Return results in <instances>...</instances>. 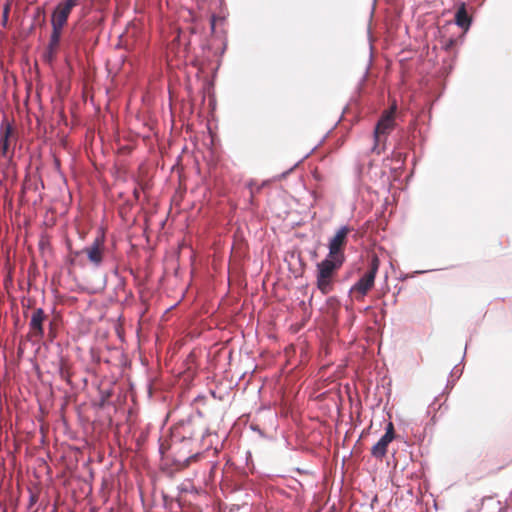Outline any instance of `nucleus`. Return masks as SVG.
Segmentation results:
<instances>
[{
  "instance_id": "f3484780",
  "label": "nucleus",
  "mask_w": 512,
  "mask_h": 512,
  "mask_svg": "<svg viewBox=\"0 0 512 512\" xmlns=\"http://www.w3.org/2000/svg\"><path fill=\"white\" fill-rule=\"evenodd\" d=\"M8 11H9V7H5L4 9V13H3V24L5 25L7 20H8Z\"/></svg>"
},
{
  "instance_id": "9d476101",
  "label": "nucleus",
  "mask_w": 512,
  "mask_h": 512,
  "mask_svg": "<svg viewBox=\"0 0 512 512\" xmlns=\"http://www.w3.org/2000/svg\"><path fill=\"white\" fill-rule=\"evenodd\" d=\"M45 317V312L42 308H37L32 314L29 325L34 335L37 337L44 335L43 321Z\"/></svg>"
},
{
  "instance_id": "6e6552de",
  "label": "nucleus",
  "mask_w": 512,
  "mask_h": 512,
  "mask_svg": "<svg viewBox=\"0 0 512 512\" xmlns=\"http://www.w3.org/2000/svg\"><path fill=\"white\" fill-rule=\"evenodd\" d=\"M77 5L78 0L61 1L55 6L51 17L66 24L72 9Z\"/></svg>"
},
{
  "instance_id": "a211bd4d",
  "label": "nucleus",
  "mask_w": 512,
  "mask_h": 512,
  "mask_svg": "<svg viewBox=\"0 0 512 512\" xmlns=\"http://www.w3.org/2000/svg\"><path fill=\"white\" fill-rule=\"evenodd\" d=\"M454 43H455L454 39H449V40L445 43L444 48H445L446 50H448L450 47H452V46L454 45Z\"/></svg>"
},
{
  "instance_id": "6ab92c4d",
  "label": "nucleus",
  "mask_w": 512,
  "mask_h": 512,
  "mask_svg": "<svg viewBox=\"0 0 512 512\" xmlns=\"http://www.w3.org/2000/svg\"><path fill=\"white\" fill-rule=\"evenodd\" d=\"M50 512H58L56 505L53 506V508Z\"/></svg>"
},
{
  "instance_id": "39448f33",
  "label": "nucleus",
  "mask_w": 512,
  "mask_h": 512,
  "mask_svg": "<svg viewBox=\"0 0 512 512\" xmlns=\"http://www.w3.org/2000/svg\"><path fill=\"white\" fill-rule=\"evenodd\" d=\"M103 245H104V236H97L90 246L84 248V251L87 254V258L89 262L95 268H99L103 263Z\"/></svg>"
},
{
  "instance_id": "0eeeda50",
  "label": "nucleus",
  "mask_w": 512,
  "mask_h": 512,
  "mask_svg": "<svg viewBox=\"0 0 512 512\" xmlns=\"http://www.w3.org/2000/svg\"><path fill=\"white\" fill-rule=\"evenodd\" d=\"M13 136V127L9 121L4 118L0 125V158H9L10 139Z\"/></svg>"
},
{
  "instance_id": "2eb2a0df",
  "label": "nucleus",
  "mask_w": 512,
  "mask_h": 512,
  "mask_svg": "<svg viewBox=\"0 0 512 512\" xmlns=\"http://www.w3.org/2000/svg\"><path fill=\"white\" fill-rule=\"evenodd\" d=\"M308 156H309V153H307V154H306L302 159H300L298 162H296V163H295V164H294V165H293V166H292L288 171L284 172V173L282 174V177H285L286 175H288V174H289V173H290V172H291V171H292L296 166H298V164H299L300 162H302V160H303V159H305V158H306V157H308Z\"/></svg>"
},
{
  "instance_id": "f03ea898",
  "label": "nucleus",
  "mask_w": 512,
  "mask_h": 512,
  "mask_svg": "<svg viewBox=\"0 0 512 512\" xmlns=\"http://www.w3.org/2000/svg\"><path fill=\"white\" fill-rule=\"evenodd\" d=\"M378 266V259L373 258L370 269L366 271L350 288L349 292L354 295V298L357 301H361L367 295L368 291L374 286Z\"/></svg>"
},
{
  "instance_id": "1a4fd4ad",
  "label": "nucleus",
  "mask_w": 512,
  "mask_h": 512,
  "mask_svg": "<svg viewBox=\"0 0 512 512\" xmlns=\"http://www.w3.org/2000/svg\"><path fill=\"white\" fill-rule=\"evenodd\" d=\"M395 107H393L389 112H386L378 121L375 130H374V140L375 145H377L379 141L380 135L386 134L393 126V113ZM376 149V146L373 147V150Z\"/></svg>"
},
{
  "instance_id": "4468645a",
  "label": "nucleus",
  "mask_w": 512,
  "mask_h": 512,
  "mask_svg": "<svg viewBox=\"0 0 512 512\" xmlns=\"http://www.w3.org/2000/svg\"><path fill=\"white\" fill-rule=\"evenodd\" d=\"M38 501V495L31 490H29V505L28 509H30L34 504Z\"/></svg>"
},
{
  "instance_id": "9b49d317",
  "label": "nucleus",
  "mask_w": 512,
  "mask_h": 512,
  "mask_svg": "<svg viewBox=\"0 0 512 512\" xmlns=\"http://www.w3.org/2000/svg\"><path fill=\"white\" fill-rule=\"evenodd\" d=\"M472 19L467 12L465 3H461L455 12V24L461 29L467 31L471 26Z\"/></svg>"
},
{
  "instance_id": "423d86ee",
  "label": "nucleus",
  "mask_w": 512,
  "mask_h": 512,
  "mask_svg": "<svg viewBox=\"0 0 512 512\" xmlns=\"http://www.w3.org/2000/svg\"><path fill=\"white\" fill-rule=\"evenodd\" d=\"M66 24L51 17L52 32L50 35L49 43L46 48V55L52 59L60 44L62 29Z\"/></svg>"
},
{
  "instance_id": "dca6fc26",
  "label": "nucleus",
  "mask_w": 512,
  "mask_h": 512,
  "mask_svg": "<svg viewBox=\"0 0 512 512\" xmlns=\"http://www.w3.org/2000/svg\"><path fill=\"white\" fill-rule=\"evenodd\" d=\"M250 428H251V430H253L256 433H258L262 438L266 437L265 433L259 428L258 425H251Z\"/></svg>"
},
{
  "instance_id": "f8f14e48",
  "label": "nucleus",
  "mask_w": 512,
  "mask_h": 512,
  "mask_svg": "<svg viewBox=\"0 0 512 512\" xmlns=\"http://www.w3.org/2000/svg\"><path fill=\"white\" fill-rule=\"evenodd\" d=\"M24 188L27 190L38 191L40 188H44V183L40 177L34 179L26 177Z\"/></svg>"
},
{
  "instance_id": "ddd939ff",
  "label": "nucleus",
  "mask_w": 512,
  "mask_h": 512,
  "mask_svg": "<svg viewBox=\"0 0 512 512\" xmlns=\"http://www.w3.org/2000/svg\"><path fill=\"white\" fill-rule=\"evenodd\" d=\"M371 61H372V54H370L369 64L366 66L365 71L358 82V87H357L358 90H361L362 86L364 85V83L366 82V80L368 78Z\"/></svg>"
},
{
  "instance_id": "f257e3e1",
  "label": "nucleus",
  "mask_w": 512,
  "mask_h": 512,
  "mask_svg": "<svg viewBox=\"0 0 512 512\" xmlns=\"http://www.w3.org/2000/svg\"><path fill=\"white\" fill-rule=\"evenodd\" d=\"M343 263V260L330 256L317 263L316 285L323 295H327L332 291L333 276Z\"/></svg>"
},
{
  "instance_id": "20e7f679",
  "label": "nucleus",
  "mask_w": 512,
  "mask_h": 512,
  "mask_svg": "<svg viewBox=\"0 0 512 512\" xmlns=\"http://www.w3.org/2000/svg\"><path fill=\"white\" fill-rule=\"evenodd\" d=\"M395 438V430L392 422L385 427V433L371 448V455L376 459H382L387 453V447Z\"/></svg>"
},
{
  "instance_id": "7ed1b4c3",
  "label": "nucleus",
  "mask_w": 512,
  "mask_h": 512,
  "mask_svg": "<svg viewBox=\"0 0 512 512\" xmlns=\"http://www.w3.org/2000/svg\"><path fill=\"white\" fill-rule=\"evenodd\" d=\"M349 232V228L347 226H341L336 234L330 239L328 244V255L330 257H334L337 259H341L345 261V255L343 252V247L346 243L347 234Z\"/></svg>"
}]
</instances>
